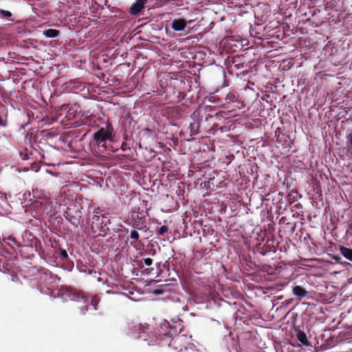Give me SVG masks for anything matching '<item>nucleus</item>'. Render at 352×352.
I'll list each match as a JSON object with an SVG mask.
<instances>
[{"label":"nucleus","instance_id":"nucleus-40","mask_svg":"<svg viewBox=\"0 0 352 352\" xmlns=\"http://www.w3.org/2000/svg\"><path fill=\"white\" fill-rule=\"evenodd\" d=\"M349 141H350V143L352 145V135H349Z\"/></svg>","mask_w":352,"mask_h":352},{"label":"nucleus","instance_id":"nucleus-5","mask_svg":"<svg viewBox=\"0 0 352 352\" xmlns=\"http://www.w3.org/2000/svg\"><path fill=\"white\" fill-rule=\"evenodd\" d=\"M203 109H197L191 115V118L194 120V122L190 123L189 126L190 135H195L199 133L201 124L203 121Z\"/></svg>","mask_w":352,"mask_h":352},{"label":"nucleus","instance_id":"nucleus-8","mask_svg":"<svg viewBox=\"0 0 352 352\" xmlns=\"http://www.w3.org/2000/svg\"><path fill=\"white\" fill-rule=\"evenodd\" d=\"M79 106L76 104H64L60 107V110L65 111V118L67 120H73L78 115Z\"/></svg>","mask_w":352,"mask_h":352},{"label":"nucleus","instance_id":"nucleus-10","mask_svg":"<svg viewBox=\"0 0 352 352\" xmlns=\"http://www.w3.org/2000/svg\"><path fill=\"white\" fill-rule=\"evenodd\" d=\"M69 292V297L73 300L80 301L82 300L83 302H88V298L85 295V294L81 291H78L73 288H69L68 290Z\"/></svg>","mask_w":352,"mask_h":352},{"label":"nucleus","instance_id":"nucleus-39","mask_svg":"<svg viewBox=\"0 0 352 352\" xmlns=\"http://www.w3.org/2000/svg\"><path fill=\"white\" fill-rule=\"evenodd\" d=\"M204 114H205V116H206V117H205V120H206V121L208 120V116H209L210 118H212V116H210V115H206V112H204Z\"/></svg>","mask_w":352,"mask_h":352},{"label":"nucleus","instance_id":"nucleus-28","mask_svg":"<svg viewBox=\"0 0 352 352\" xmlns=\"http://www.w3.org/2000/svg\"><path fill=\"white\" fill-rule=\"evenodd\" d=\"M8 125V122L6 119L0 117V126L6 127Z\"/></svg>","mask_w":352,"mask_h":352},{"label":"nucleus","instance_id":"nucleus-3","mask_svg":"<svg viewBox=\"0 0 352 352\" xmlns=\"http://www.w3.org/2000/svg\"><path fill=\"white\" fill-rule=\"evenodd\" d=\"M223 177H209L208 180L206 178L204 182H201L200 186L205 188L207 190H214L217 188H226L227 184L223 179Z\"/></svg>","mask_w":352,"mask_h":352},{"label":"nucleus","instance_id":"nucleus-30","mask_svg":"<svg viewBox=\"0 0 352 352\" xmlns=\"http://www.w3.org/2000/svg\"><path fill=\"white\" fill-rule=\"evenodd\" d=\"M124 228V226L122 224L118 225L116 228H113V230L116 232H122Z\"/></svg>","mask_w":352,"mask_h":352},{"label":"nucleus","instance_id":"nucleus-36","mask_svg":"<svg viewBox=\"0 0 352 352\" xmlns=\"http://www.w3.org/2000/svg\"><path fill=\"white\" fill-rule=\"evenodd\" d=\"M154 294H162V291L160 290V289H155L154 291Z\"/></svg>","mask_w":352,"mask_h":352},{"label":"nucleus","instance_id":"nucleus-26","mask_svg":"<svg viewBox=\"0 0 352 352\" xmlns=\"http://www.w3.org/2000/svg\"><path fill=\"white\" fill-rule=\"evenodd\" d=\"M111 81L113 82V84H111V87H116L118 85H120L121 80L118 78H113V79H111Z\"/></svg>","mask_w":352,"mask_h":352},{"label":"nucleus","instance_id":"nucleus-45","mask_svg":"<svg viewBox=\"0 0 352 352\" xmlns=\"http://www.w3.org/2000/svg\"><path fill=\"white\" fill-rule=\"evenodd\" d=\"M146 131L148 132H151V130H150L149 129H146Z\"/></svg>","mask_w":352,"mask_h":352},{"label":"nucleus","instance_id":"nucleus-34","mask_svg":"<svg viewBox=\"0 0 352 352\" xmlns=\"http://www.w3.org/2000/svg\"><path fill=\"white\" fill-rule=\"evenodd\" d=\"M35 151H36V153H38L41 155V159H45V155H44V153H43V151H42V152H41V151H39L38 150L35 149Z\"/></svg>","mask_w":352,"mask_h":352},{"label":"nucleus","instance_id":"nucleus-14","mask_svg":"<svg viewBox=\"0 0 352 352\" xmlns=\"http://www.w3.org/2000/svg\"><path fill=\"white\" fill-rule=\"evenodd\" d=\"M296 338L302 345L306 346H310V342L308 340L307 335L304 331L298 330L296 333Z\"/></svg>","mask_w":352,"mask_h":352},{"label":"nucleus","instance_id":"nucleus-47","mask_svg":"<svg viewBox=\"0 0 352 352\" xmlns=\"http://www.w3.org/2000/svg\"><path fill=\"white\" fill-rule=\"evenodd\" d=\"M112 270H114L113 266L111 265Z\"/></svg>","mask_w":352,"mask_h":352},{"label":"nucleus","instance_id":"nucleus-21","mask_svg":"<svg viewBox=\"0 0 352 352\" xmlns=\"http://www.w3.org/2000/svg\"><path fill=\"white\" fill-rule=\"evenodd\" d=\"M130 238L136 241H138V239L140 238V235H139V233L138 232V231H136L135 230H132L130 234Z\"/></svg>","mask_w":352,"mask_h":352},{"label":"nucleus","instance_id":"nucleus-1","mask_svg":"<svg viewBox=\"0 0 352 352\" xmlns=\"http://www.w3.org/2000/svg\"><path fill=\"white\" fill-rule=\"evenodd\" d=\"M96 148L95 152L101 160H107L110 157V129L101 128L93 134Z\"/></svg>","mask_w":352,"mask_h":352},{"label":"nucleus","instance_id":"nucleus-27","mask_svg":"<svg viewBox=\"0 0 352 352\" xmlns=\"http://www.w3.org/2000/svg\"><path fill=\"white\" fill-rule=\"evenodd\" d=\"M180 352H199V351L190 347L185 348L184 349H181Z\"/></svg>","mask_w":352,"mask_h":352},{"label":"nucleus","instance_id":"nucleus-41","mask_svg":"<svg viewBox=\"0 0 352 352\" xmlns=\"http://www.w3.org/2000/svg\"><path fill=\"white\" fill-rule=\"evenodd\" d=\"M14 278L18 279L16 276H12V280L14 281Z\"/></svg>","mask_w":352,"mask_h":352},{"label":"nucleus","instance_id":"nucleus-18","mask_svg":"<svg viewBox=\"0 0 352 352\" xmlns=\"http://www.w3.org/2000/svg\"><path fill=\"white\" fill-rule=\"evenodd\" d=\"M99 302V298L98 296H94L91 298L90 304L87 305L85 307V310L88 311L89 307L91 306L93 307V309L96 310L97 309V305Z\"/></svg>","mask_w":352,"mask_h":352},{"label":"nucleus","instance_id":"nucleus-17","mask_svg":"<svg viewBox=\"0 0 352 352\" xmlns=\"http://www.w3.org/2000/svg\"><path fill=\"white\" fill-rule=\"evenodd\" d=\"M60 34V31L54 29H48L44 31V35L48 38H56Z\"/></svg>","mask_w":352,"mask_h":352},{"label":"nucleus","instance_id":"nucleus-22","mask_svg":"<svg viewBox=\"0 0 352 352\" xmlns=\"http://www.w3.org/2000/svg\"><path fill=\"white\" fill-rule=\"evenodd\" d=\"M69 214L68 212H67V214L65 215V217L66 219H67L72 224L74 225H78V223H79V221L76 219V218H74V219H72V218H69Z\"/></svg>","mask_w":352,"mask_h":352},{"label":"nucleus","instance_id":"nucleus-15","mask_svg":"<svg viewBox=\"0 0 352 352\" xmlns=\"http://www.w3.org/2000/svg\"><path fill=\"white\" fill-rule=\"evenodd\" d=\"M293 294L296 296L298 297L300 300H301L307 295V292L300 285H296L293 288Z\"/></svg>","mask_w":352,"mask_h":352},{"label":"nucleus","instance_id":"nucleus-31","mask_svg":"<svg viewBox=\"0 0 352 352\" xmlns=\"http://www.w3.org/2000/svg\"><path fill=\"white\" fill-rule=\"evenodd\" d=\"M144 263L146 265L150 266L153 263V260L151 258H143Z\"/></svg>","mask_w":352,"mask_h":352},{"label":"nucleus","instance_id":"nucleus-11","mask_svg":"<svg viewBox=\"0 0 352 352\" xmlns=\"http://www.w3.org/2000/svg\"><path fill=\"white\" fill-rule=\"evenodd\" d=\"M124 200L123 197L119 196L116 199L113 201V207H111V213H113L116 215L120 214L124 208Z\"/></svg>","mask_w":352,"mask_h":352},{"label":"nucleus","instance_id":"nucleus-33","mask_svg":"<svg viewBox=\"0 0 352 352\" xmlns=\"http://www.w3.org/2000/svg\"><path fill=\"white\" fill-rule=\"evenodd\" d=\"M116 262H118V261H120V260H124V258L122 257V256H120L118 254L116 255Z\"/></svg>","mask_w":352,"mask_h":352},{"label":"nucleus","instance_id":"nucleus-7","mask_svg":"<svg viewBox=\"0 0 352 352\" xmlns=\"http://www.w3.org/2000/svg\"><path fill=\"white\" fill-rule=\"evenodd\" d=\"M132 227L134 229L141 230L146 227V217L140 212H132L131 214Z\"/></svg>","mask_w":352,"mask_h":352},{"label":"nucleus","instance_id":"nucleus-37","mask_svg":"<svg viewBox=\"0 0 352 352\" xmlns=\"http://www.w3.org/2000/svg\"><path fill=\"white\" fill-rule=\"evenodd\" d=\"M93 219H95L97 221H100V217L98 216V215H94Z\"/></svg>","mask_w":352,"mask_h":352},{"label":"nucleus","instance_id":"nucleus-20","mask_svg":"<svg viewBox=\"0 0 352 352\" xmlns=\"http://www.w3.org/2000/svg\"><path fill=\"white\" fill-rule=\"evenodd\" d=\"M168 228L166 226H162L156 229V234L159 236H164L168 232Z\"/></svg>","mask_w":352,"mask_h":352},{"label":"nucleus","instance_id":"nucleus-23","mask_svg":"<svg viewBox=\"0 0 352 352\" xmlns=\"http://www.w3.org/2000/svg\"><path fill=\"white\" fill-rule=\"evenodd\" d=\"M0 13L4 17H10L12 16V13L10 11L5 10L3 9L0 10Z\"/></svg>","mask_w":352,"mask_h":352},{"label":"nucleus","instance_id":"nucleus-29","mask_svg":"<svg viewBox=\"0 0 352 352\" xmlns=\"http://www.w3.org/2000/svg\"><path fill=\"white\" fill-rule=\"evenodd\" d=\"M8 240L10 241H11L12 243H13L14 244H15L16 245H17L18 247L21 246V244L19 243V242H18L16 241V239L13 236H9Z\"/></svg>","mask_w":352,"mask_h":352},{"label":"nucleus","instance_id":"nucleus-16","mask_svg":"<svg viewBox=\"0 0 352 352\" xmlns=\"http://www.w3.org/2000/svg\"><path fill=\"white\" fill-rule=\"evenodd\" d=\"M341 254L348 260L352 261V249L344 246L340 247Z\"/></svg>","mask_w":352,"mask_h":352},{"label":"nucleus","instance_id":"nucleus-42","mask_svg":"<svg viewBox=\"0 0 352 352\" xmlns=\"http://www.w3.org/2000/svg\"><path fill=\"white\" fill-rule=\"evenodd\" d=\"M334 259H336V260H338V259H340V257L335 256H334Z\"/></svg>","mask_w":352,"mask_h":352},{"label":"nucleus","instance_id":"nucleus-9","mask_svg":"<svg viewBox=\"0 0 352 352\" xmlns=\"http://www.w3.org/2000/svg\"><path fill=\"white\" fill-rule=\"evenodd\" d=\"M147 1L148 0H136V1L131 5L129 9V13L131 15H137L144 8Z\"/></svg>","mask_w":352,"mask_h":352},{"label":"nucleus","instance_id":"nucleus-4","mask_svg":"<svg viewBox=\"0 0 352 352\" xmlns=\"http://www.w3.org/2000/svg\"><path fill=\"white\" fill-rule=\"evenodd\" d=\"M320 12L318 8L309 7L308 11L304 14L306 21L310 22L314 27H318L323 22Z\"/></svg>","mask_w":352,"mask_h":352},{"label":"nucleus","instance_id":"nucleus-43","mask_svg":"<svg viewBox=\"0 0 352 352\" xmlns=\"http://www.w3.org/2000/svg\"><path fill=\"white\" fill-rule=\"evenodd\" d=\"M111 13L115 12L114 11V8H111Z\"/></svg>","mask_w":352,"mask_h":352},{"label":"nucleus","instance_id":"nucleus-24","mask_svg":"<svg viewBox=\"0 0 352 352\" xmlns=\"http://www.w3.org/2000/svg\"><path fill=\"white\" fill-rule=\"evenodd\" d=\"M109 77H110L109 74H104V73L101 74V78L105 82H107L109 80Z\"/></svg>","mask_w":352,"mask_h":352},{"label":"nucleus","instance_id":"nucleus-38","mask_svg":"<svg viewBox=\"0 0 352 352\" xmlns=\"http://www.w3.org/2000/svg\"><path fill=\"white\" fill-rule=\"evenodd\" d=\"M113 91H111V103L115 104V102L113 100V97L116 96V94H113Z\"/></svg>","mask_w":352,"mask_h":352},{"label":"nucleus","instance_id":"nucleus-2","mask_svg":"<svg viewBox=\"0 0 352 352\" xmlns=\"http://www.w3.org/2000/svg\"><path fill=\"white\" fill-rule=\"evenodd\" d=\"M175 333L176 330L170 327L169 324L167 323L161 327L160 329L158 330V333H155V335L153 333L148 335V338H146L144 331L140 332L139 338H142L144 340H148V345L162 344V342H164L163 344H168L169 345Z\"/></svg>","mask_w":352,"mask_h":352},{"label":"nucleus","instance_id":"nucleus-25","mask_svg":"<svg viewBox=\"0 0 352 352\" xmlns=\"http://www.w3.org/2000/svg\"><path fill=\"white\" fill-rule=\"evenodd\" d=\"M60 254L63 258H64V259L68 258V254L65 250L60 249Z\"/></svg>","mask_w":352,"mask_h":352},{"label":"nucleus","instance_id":"nucleus-12","mask_svg":"<svg viewBox=\"0 0 352 352\" xmlns=\"http://www.w3.org/2000/svg\"><path fill=\"white\" fill-rule=\"evenodd\" d=\"M190 21H187L185 19H175L173 21L171 28L175 31L184 30Z\"/></svg>","mask_w":352,"mask_h":352},{"label":"nucleus","instance_id":"nucleus-35","mask_svg":"<svg viewBox=\"0 0 352 352\" xmlns=\"http://www.w3.org/2000/svg\"><path fill=\"white\" fill-rule=\"evenodd\" d=\"M102 63H107V59L106 58H102L100 60V64H101Z\"/></svg>","mask_w":352,"mask_h":352},{"label":"nucleus","instance_id":"nucleus-13","mask_svg":"<svg viewBox=\"0 0 352 352\" xmlns=\"http://www.w3.org/2000/svg\"><path fill=\"white\" fill-rule=\"evenodd\" d=\"M109 223L110 219L108 217L102 215L100 222L101 234L107 235L110 231V228L109 227Z\"/></svg>","mask_w":352,"mask_h":352},{"label":"nucleus","instance_id":"nucleus-46","mask_svg":"<svg viewBox=\"0 0 352 352\" xmlns=\"http://www.w3.org/2000/svg\"><path fill=\"white\" fill-rule=\"evenodd\" d=\"M112 270H114L113 266L111 265Z\"/></svg>","mask_w":352,"mask_h":352},{"label":"nucleus","instance_id":"nucleus-32","mask_svg":"<svg viewBox=\"0 0 352 352\" xmlns=\"http://www.w3.org/2000/svg\"><path fill=\"white\" fill-rule=\"evenodd\" d=\"M21 156L22 160H26L29 159V156L27 153H21Z\"/></svg>","mask_w":352,"mask_h":352},{"label":"nucleus","instance_id":"nucleus-6","mask_svg":"<svg viewBox=\"0 0 352 352\" xmlns=\"http://www.w3.org/2000/svg\"><path fill=\"white\" fill-rule=\"evenodd\" d=\"M32 207L36 209L38 214H47L52 210L51 202L46 199H43L41 201H35L32 204Z\"/></svg>","mask_w":352,"mask_h":352},{"label":"nucleus","instance_id":"nucleus-19","mask_svg":"<svg viewBox=\"0 0 352 352\" xmlns=\"http://www.w3.org/2000/svg\"><path fill=\"white\" fill-rule=\"evenodd\" d=\"M108 274L107 273H99V276L97 278L98 282L102 283V284H106L108 283Z\"/></svg>","mask_w":352,"mask_h":352},{"label":"nucleus","instance_id":"nucleus-44","mask_svg":"<svg viewBox=\"0 0 352 352\" xmlns=\"http://www.w3.org/2000/svg\"><path fill=\"white\" fill-rule=\"evenodd\" d=\"M110 178V176H108L106 179V182H107V180Z\"/></svg>","mask_w":352,"mask_h":352}]
</instances>
